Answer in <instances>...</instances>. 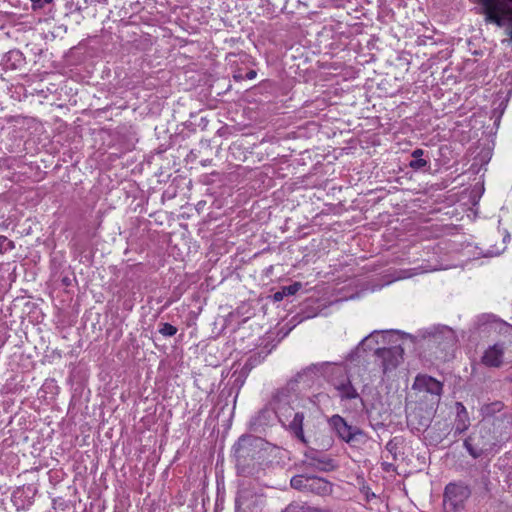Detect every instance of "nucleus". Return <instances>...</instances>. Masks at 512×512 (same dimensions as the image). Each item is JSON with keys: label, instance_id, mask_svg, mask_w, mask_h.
Returning <instances> with one entry per match:
<instances>
[{"label": "nucleus", "instance_id": "nucleus-1", "mask_svg": "<svg viewBox=\"0 0 512 512\" xmlns=\"http://www.w3.org/2000/svg\"><path fill=\"white\" fill-rule=\"evenodd\" d=\"M298 386L297 379H290L284 387L277 389L272 394L268 403L282 424H285V420H289L292 416V410H294L292 403L297 399Z\"/></svg>", "mask_w": 512, "mask_h": 512}, {"label": "nucleus", "instance_id": "nucleus-2", "mask_svg": "<svg viewBox=\"0 0 512 512\" xmlns=\"http://www.w3.org/2000/svg\"><path fill=\"white\" fill-rule=\"evenodd\" d=\"M481 4L485 20L499 27L507 26L508 35L512 39V0H478Z\"/></svg>", "mask_w": 512, "mask_h": 512}, {"label": "nucleus", "instance_id": "nucleus-3", "mask_svg": "<svg viewBox=\"0 0 512 512\" xmlns=\"http://www.w3.org/2000/svg\"><path fill=\"white\" fill-rule=\"evenodd\" d=\"M328 424L336 435L351 447H358L367 442L368 437L359 427L349 425L340 415H332L328 419Z\"/></svg>", "mask_w": 512, "mask_h": 512}, {"label": "nucleus", "instance_id": "nucleus-4", "mask_svg": "<svg viewBox=\"0 0 512 512\" xmlns=\"http://www.w3.org/2000/svg\"><path fill=\"white\" fill-rule=\"evenodd\" d=\"M471 495L467 485L462 483H449L446 485L443 495L444 512H461Z\"/></svg>", "mask_w": 512, "mask_h": 512}, {"label": "nucleus", "instance_id": "nucleus-5", "mask_svg": "<svg viewBox=\"0 0 512 512\" xmlns=\"http://www.w3.org/2000/svg\"><path fill=\"white\" fill-rule=\"evenodd\" d=\"M403 353L404 350L400 345H395L388 348H375L377 361H379L384 374L398 367V365L403 360Z\"/></svg>", "mask_w": 512, "mask_h": 512}, {"label": "nucleus", "instance_id": "nucleus-6", "mask_svg": "<svg viewBox=\"0 0 512 512\" xmlns=\"http://www.w3.org/2000/svg\"><path fill=\"white\" fill-rule=\"evenodd\" d=\"M413 389L422 393H428L438 401L442 393L443 384L431 376L419 375L415 378Z\"/></svg>", "mask_w": 512, "mask_h": 512}, {"label": "nucleus", "instance_id": "nucleus-7", "mask_svg": "<svg viewBox=\"0 0 512 512\" xmlns=\"http://www.w3.org/2000/svg\"><path fill=\"white\" fill-rule=\"evenodd\" d=\"M262 443L260 438L254 436H242L239 438L237 443L234 446L235 456L238 460L246 459L248 457H254V453L252 451V447H257Z\"/></svg>", "mask_w": 512, "mask_h": 512}, {"label": "nucleus", "instance_id": "nucleus-8", "mask_svg": "<svg viewBox=\"0 0 512 512\" xmlns=\"http://www.w3.org/2000/svg\"><path fill=\"white\" fill-rule=\"evenodd\" d=\"M328 362L316 363L307 366L298 372L292 379H297V384H303L304 387H310L315 377L322 374Z\"/></svg>", "mask_w": 512, "mask_h": 512}, {"label": "nucleus", "instance_id": "nucleus-9", "mask_svg": "<svg viewBox=\"0 0 512 512\" xmlns=\"http://www.w3.org/2000/svg\"><path fill=\"white\" fill-rule=\"evenodd\" d=\"M305 419L304 411H294L292 410V416L289 420H285V426L298 440L303 443H306V439L303 431V421Z\"/></svg>", "mask_w": 512, "mask_h": 512}, {"label": "nucleus", "instance_id": "nucleus-10", "mask_svg": "<svg viewBox=\"0 0 512 512\" xmlns=\"http://www.w3.org/2000/svg\"><path fill=\"white\" fill-rule=\"evenodd\" d=\"M504 346L496 343L485 350L481 361L487 367H500L503 363Z\"/></svg>", "mask_w": 512, "mask_h": 512}, {"label": "nucleus", "instance_id": "nucleus-11", "mask_svg": "<svg viewBox=\"0 0 512 512\" xmlns=\"http://www.w3.org/2000/svg\"><path fill=\"white\" fill-rule=\"evenodd\" d=\"M457 415L454 424V434L459 435L466 431L470 426V419L465 406L461 402L456 403Z\"/></svg>", "mask_w": 512, "mask_h": 512}, {"label": "nucleus", "instance_id": "nucleus-12", "mask_svg": "<svg viewBox=\"0 0 512 512\" xmlns=\"http://www.w3.org/2000/svg\"><path fill=\"white\" fill-rule=\"evenodd\" d=\"M334 387L338 391V396L341 400H352L359 397L357 390L352 385L349 378L341 382H334Z\"/></svg>", "mask_w": 512, "mask_h": 512}, {"label": "nucleus", "instance_id": "nucleus-13", "mask_svg": "<svg viewBox=\"0 0 512 512\" xmlns=\"http://www.w3.org/2000/svg\"><path fill=\"white\" fill-rule=\"evenodd\" d=\"M388 331H373L368 336H366L358 345L357 350H372L374 349V345H378L380 342L384 343L386 335Z\"/></svg>", "mask_w": 512, "mask_h": 512}, {"label": "nucleus", "instance_id": "nucleus-14", "mask_svg": "<svg viewBox=\"0 0 512 512\" xmlns=\"http://www.w3.org/2000/svg\"><path fill=\"white\" fill-rule=\"evenodd\" d=\"M388 331H373L368 336H366L358 345L357 350H372L374 349V345H378L380 342L384 343L386 335Z\"/></svg>", "mask_w": 512, "mask_h": 512}, {"label": "nucleus", "instance_id": "nucleus-15", "mask_svg": "<svg viewBox=\"0 0 512 512\" xmlns=\"http://www.w3.org/2000/svg\"><path fill=\"white\" fill-rule=\"evenodd\" d=\"M388 331H373L368 336H366L358 345L357 350H372L374 349V345H378L380 342L384 343L386 335Z\"/></svg>", "mask_w": 512, "mask_h": 512}, {"label": "nucleus", "instance_id": "nucleus-16", "mask_svg": "<svg viewBox=\"0 0 512 512\" xmlns=\"http://www.w3.org/2000/svg\"><path fill=\"white\" fill-rule=\"evenodd\" d=\"M307 465L320 471H331L335 465L332 459L326 456L313 454L307 456Z\"/></svg>", "mask_w": 512, "mask_h": 512}, {"label": "nucleus", "instance_id": "nucleus-17", "mask_svg": "<svg viewBox=\"0 0 512 512\" xmlns=\"http://www.w3.org/2000/svg\"><path fill=\"white\" fill-rule=\"evenodd\" d=\"M504 403L496 400L490 403H485L480 408V414L483 419L494 417L496 414L501 413L504 410Z\"/></svg>", "mask_w": 512, "mask_h": 512}, {"label": "nucleus", "instance_id": "nucleus-18", "mask_svg": "<svg viewBox=\"0 0 512 512\" xmlns=\"http://www.w3.org/2000/svg\"><path fill=\"white\" fill-rule=\"evenodd\" d=\"M425 151L423 149H415L411 156L412 160L409 162V167L413 170H422L429 165V161L424 159Z\"/></svg>", "mask_w": 512, "mask_h": 512}, {"label": "nucleus", "instance_id": "nucleus-19", "mask_svg": "<svg viewBox=\"0 0 512 512\" xmlns=\"http://www.w3.org/2000/svg\"><path fill=\"white\" fill-rule=\"evenodd\" d=\"M434 330L435 331L432 333V335L436 340L440 339V337L442 336L448 344L455 343L456 336L451 328L447 326H441L434 328Z\"/></svg>", "mask_w": 512, "mask_h": 512}, {"label": "nucleus", "instance_id": "nucleus-20", "mask_svg": "<svg viewBox=\"0 0 512 512\" xmlns=\"http://www.w3.org/2000/svg\"><path fill=\"white\" fill-rule=\"evenodd\" d=\"M418 413L413 412L407 416L408 423L415 426L416 429L421 430L429 426L430 418L429 417H421L417 420Z\"/></svg>", "mask_w": 512, "mask_h": 512}, {"label": "nucleus", "instance_id": "nucleus-21", "mask_svg": "<svg viewBox=\"0 0 512 512\" xmlns=\"http://www.w3.org/2000/svg\"><path fill=\"white\" fill-rule=\"evenodd\" d=\"M398 448H399L398 438H393V439L389 440L385 446L386 451L391 455L393 460L397 459Z\"/></svg>", "mask_w": 512, "mask_h": 512}, {"label": "nucleus", "instance_id": "nucleus-22", "mask_svg": "<svg viewBox=\"0 0 512 512\" xmlns=\"http://www.w3.org/2000/svg\"><path fill=\"white\" fill-rule=\"evenodd\" d=\"M159 333L165 337H172L177 333V328L170 323H160Z\"/></svg>", "mask_w": 512, "mask_h": 512}, {"label": "nucleus", "instance_id": "nucleus-23", "mask_svg": "<svg viewBox=\"0 0 512 512\" xmlns=\"http://www.w3.org/2000/svg\"><path fill=\"white\" fill-rule=\"evenodd\" d=\"M15 248V244L12 240L6 236L0 235V253L3 254L7 251H11Z\"/></svg>", "mask_w": 512, "mask_h": 512}, {"label": "nucleus", "instance_id": "nucleus-24", "mask_svg": "<svg viewBox=\"0 0 512 512\" xmlns=\"http://www.w3.org/2000/svg\"><path fill=\"white\" fill-rule=\"evenodd\" d=\"M307 479L302 475H296L291 478V487L297 490H302L306 487Z\"/></svg>", "mask_w": 512, "mask_h": 512}, {"label": "nucleus", "instance_id": "nucleus-25", "mask_svg": "<svg viewBox=\"0 0 512 512\" xmlns=\"http://www.w3.org/2000/svg\"><path fill=\"white\" fill-rule=\"evenodd\" d=\"M301 287H302L301 283L295 282L291 285L283 286L282 289H283V293L286 296H290V295L296 294L301 289Z\"/></svg>", "mask_w": 512, "mask_h": 512}, {"label": "nucleus", "instance_id": "nucleus-26", "mask_svg": "<svg viewBox=\"0 0 512 512\" xmlns=\"http://www.w3.org/2000/svg\"><path fill=\"white\" fill-rule=\"evenodd\" d=\"M13 60V68H16L22 62V53L20 51H10L8 53V61Z\"/></svg>", "mask_w": 512, "mask_h": 512}, {"label": "nucleus", "instance_id": "nucleus-27", "mask_svg": "<svg viewBox=\"0 0 512 512\" xmlns=\"http://www.w3.org/2000/svg\"><path fill=\"white\" fill-rule=\"evenodd\" d=\"M464 447L467 449V451L469 452V454L473 457V458H477L481 455V450H477L473 447V445L471 444V438H467L465 439L464 441Z\"/></svg>", "mask_w": 512, "mask_h": 512}, {"label": "nucleus", "instance_id": "nucleus-28", "mask_svg": "<svg viewBox=\"0 0 512 512\" xmlns=\"http://www.w3.org/2000/svg\"><path fill=\"white\" fill-rule=\"evenodd\" d=\"M309 505L290 504L284 512H309Z\"/></svg>", "mask_w": 512, "mask_h": 512}, {"label": "nucleus", "instance_id": "nucleus-29", "mask_svg": "<svg viewBox=\"0 0 512 512\" xmlns=\"http://www.w3.org/2000/svg\"><path fill=\"white\" fill-rule=\"evenodd\" d=\"M33 11L41 10L46 5L51 4L53 0H30Z\"/></svg>", "mask_w": 512, "mask_h": 512}, {"label": "nucleus", "instance_id": "nucleus-30", "mask_svg": "<svg viewBox=\"0 0 512 512\" xmlns=\"http://www.w3.org/2000/svg\"><path fill=\"white\" fill-rule=\"evenodd\" d=\"M382 469L385 471V472H391V471H395V467L392 463H389V462H383L382 463Z\"/></svg>", "mask_w": 512, "mask_h": 512}, {"label": "nucleus", "instance_id": "nucleus-31", "mask_svg": "<svg viewBox=\"0 0 512 512\" xmlns=\"http://www.w3.org/2000/svg\"><path fill=\"white\" fill-rule=\"evenodd\" d=\"M253 364H254V361H253L252 357H250L247 360V362L244 364L243 370H245V372H249L252 369Z\"/></svg>", "mask_w": 512, "mask_h": 512}, {"label": "nucleus", "instance_id": "nucleus-32", "mask_svg": "<svg viewBox=\"0 0 512 512\" xmlns=\"http://www.w3.org/2000/svg\"><path fill=\"white\" fill-rule=\"evenodd\" d=\"M285 296L283 289H281V291L276 292L273 297L275 301H281Z\"/></svg>", "mask_w": 512, "mask_h": 512}, {"label": "nucleus", "instance_id": "nucleus-33", "mask_svg": "<svg viewBox=\"0 0 512 512\" xmlns=\"http://www.w3.org/2000/svg\"><path fill=\"white\" fill-rule=\"evenodd\" d=\"M257 73L255 70H250L247 72L246 74V78L249 79V80H252L256 77Z\"/></svg>", "mask_w": 512, "mask_h": 512}, {"label": "nucleus", "instance_id": "nucleus-34", "mask_svg": "<svg viewBox=\"0 0 512 512\" xmlns=\"http://www.w3.org/2000/svg\"><path fill=\"white\" fill-rule=\"evenodd\" d=\"M309 512H330L327 509L310 506Z\"/></svg>", "mask_w": 512, "mask_h": 512}]
</instances>
